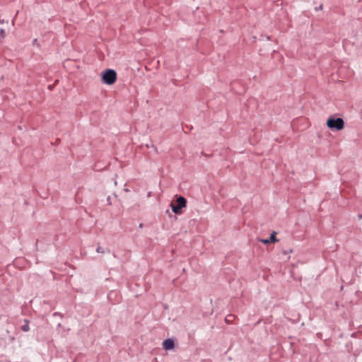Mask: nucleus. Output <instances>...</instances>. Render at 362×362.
Segmentation results:
<instances>
[{"label": "nucleus", "mask_w": 362, "mask_h": 362, "mask_svg": "<svg viewBox=\"0 0 362 362\" xmlns=\"http://www.w3.org/2000/svg\"><path fill=\"white\" fill-rule=\"evenodd\" d=\"M327 127L334 131H341L344 128V121L342 118H336L334 116H330L327 120Z\"/></svg>", "instance_id": "1"}, {"label": "nucleus", "mask_w": 362, "mask_h": 362, "mask_svg": "<svg viewBox=\"0 0 362 362\" xmlns=\"http://www.w3.org/2000/svg\"><path fill=\"white\" fill-rule=\"evenodd\" d=\"M101 77L103 83L112 85L117 80V73L115 70L108 69L102 73Z\"/></svg>", "instance_id": "2"}, {"label": "nucleus", "mask_w": 362, "mask_h": 362, "mask_svg": "<svg viewBox=\"0 0 362 362\" xmlns=\"http://www.w3.org/2000/svg\"><path fill=\"white\" fill-rule=\"evenodd\" d=\"M187 204V200L183 197H179L177 199V204H171L172 211L177 214H180L181 213V209L185 208Z\"/></svg>", "instance_id": "3"}, {"label": "nucleus", "mask_w": 362, "mask_h": 362, "mask_svg": "<svg viewBox=\"0 0 362 362\" xmlns=\"http://www.w3.org/2000/svg\"><path fill=\"white\" fill-rule=\"evenodd\" d=\"M276 233L274 231L272 233L269 238L261 239V240H259V241L265 245H267L270 243H276L279 241V240L276 238Z\"/></svg>", "instance_id": "4"}, {"label": "nucleus", "mask_w": 362, "mask_h": 362, "mask_svg": "<svg viewBox=\"0 0 362 362\" xmlns=\"http://www.w3.org/2000/svg\"><path fill=\"white\" fill-rule=\"evenodd\" d=\"M174 346V341L172 339H167L163 342V347L165 350L173 349Z\"/></svg>", "instance_id": "5"}, {"label": "nucleus", "mask_w": 362, "mask_h": 362, "mask_svg": "<svg viewBox=\"0 0 362 362\" xmlns=\"http://www.w3.org/2000/svg\"><path fill=\"white\" fill-rule=\"evenodd\" d=\"M234 317V315H228L226 317L225 320L227 323H230L233 320Z\"/></svg>", "instance_id": "6"}, {"label": "nucleus", "mask_w": 362, "mask_h": 362, "mask_svg": "<svg viewBox=\"0 0 362 362\" xmlns=\"http://www.w3.org/2000/svg\"><path fill=\"white\" fill-rule=\"evenodd\" d=\"M30 327L28 325V322L26 321V323L22 326V330L24 332H28L29 330Z\"/></svg>", "instance_id": "7"}, {"label": "nucleus", "mask_w": 362, "mask_h": 362, "mask_svg": "<svg viewBox=\"0 0 362 362\" xmlns=\"http://www.w3.org/2000/svg\"><path fill=\"white\" fill-rule=\"evenodd\" d=\"M96 250L98 252H103V248L101 247H98Z\"/></svg>", "instance_id": "8"}, {"label": "nucleus", "mask_w": 362, "mask_h": 362, "mask_svg": "<svg viewBox=\"0 0 362 362\" xmlns=\"http://www.w3.org/2000/svg\"><path fill=\"white\" fill-rule=\"evenodd\" d=\"M3 33H4V30H1V34H3Z\"/></svg>", "instance_id": "9"}]
</instances>
